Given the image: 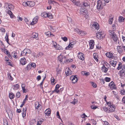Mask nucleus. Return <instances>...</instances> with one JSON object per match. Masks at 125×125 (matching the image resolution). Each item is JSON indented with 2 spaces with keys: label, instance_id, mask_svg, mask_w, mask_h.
<instances>
[{
  "label": "nucleus",
  "instance_id": "nucleus-60",
  "mask_svg": "<svg viewBox=\"0 0 125 125\" xmlns=\"http://www.w3.org/2000/svg\"><path fill=\"white\" fill-rule=\"evenodd\" d=\"M62 39L65 42H66L67 40V38L66 37H62Z\"/></svg>",
  "mask_w": 125,
  "mask_h": 125
},
{
  "label": "nucleus",
  "instance_id": "nucleus-50",
  "mask_svg": "<svg viewBox=\"0 0 125 125\" xmlns=\"http://www.w3.org/2000/svg\"><path fill=\"white\" fill-rule=\"evenodd\" d=\"M2 51L3 52H4L5 54H7L9 52L8 51L7 49H3Z\"/></svg>",
  "mask_w": 125,
  "mask_h": 125
},
{
  "label": "nucleus",
  "instance_id": "nucleus-48",
  "mask_svg": "<svg viewBox=\"0 0 125 125\" xmlns=\"http://www.w3.org/2000/svg\"><path fill=\"white\" fill-rule=\"evenodd\" d=\"M94 88H95L96 87V84L95 83L93 82H90Z\"/></svg>",
  "mask_w": 125,
  "mask_h": 125
},
{
  "label": "nucleus",
  "instance_id": "nucleus-11",
  "mask_svg": "<svg viewBox=\"0 0 125 125\" xmlns=\"http://www.w3.org/2000/svg\"><path fill=\"white\" fill-rule=\"evenodd\" d=\"M65 73H66V76H68L71 74L72 71L69 68H66L65 70Z\"/></svg>",
  "mask_w": 125,
  "mask_h": 125
},
{
  "label": "nucleus",
  "instance_id": "nucleus-12",
  "mask_svg": "<svg viewBox=\"0 0 125 125\" xmlns=\"http://www.w3.org/2000/svg\"><path fill=\"white\" fill-rule=\"evenodd\" d=\"M109 109V111L110 112H113L115 110V108L114 105H110L109 107H108Z\"/></svg>",
  "mask_w": 125,
  "mask_h": 125
},
{
  "label": "nucleus",
  "instance_id": "nucleus-61",
  "mask_svg": "<svg viewBox=\"0 0 125 125\" xmlns=\"http://www.w3.org/2000/svg\"><path fill=\"white\" fill-rule=\"evenodd\" d=\"M80 30L78 28H76L74 30V31L75 32H78V34H79V32L80 31Z\"/></svg>",
  "mask_w": 125,
  "mask_h": 125
},
{
  "label": "nucleus",
  "instance_id": "nucleus-13",
  "mask_svg": "<svg viewBox=\"0 0 125 125\" xmlns=\"http://www.w3.org/2000/svg\"><path fill=\"white\" fill-rule=\"evenodd\" d=\"M71 0L74 4L76 5L79 6L80 5V3L78 0Z\"/></svg>",
  "mask_w": 125,
  "mask_h": 125
},
{
  "label": "nucleus",
  "instance_id": "nucleus-36",
  "mask_svg": "<svg viewBox=\"0 0 125 125\" xmlns=\"http://www.w3.org/2000/svg\"><path fill=\"white\" fill-rule=\"evenodd\" d=\"M101 109H103L104 111L106 112L107 113H109V110L106 107H104L101 108Z\"/></svg>",
  "mask_w": 125,
  "mask_h": 125
},
{
  "label": "nucleus",
  "instance_id": "nucleus-6",
  "mask_svg": "<svg viewBox=\"0 0 125 125\" xmlns=\"http://www.w3.org/2000/svg\"><path fill=\"white\" fill-rule=\"evenodd\" d=\"M70 79L72 80V82L74 83H75L77 80V78L76 76H71Z\"/></svg>",
  "mask_w": 125,
  "mask_h": 125
},
{
  "label": "nucleus",
  "instance_id": "nucleus-63",
  "mask_svg": "<svg viewBox=\"0 0 125 125\" xmlns=\"http://www.w3.org/2000/svg\"><path fill=\"white\" fill-rule=\"evenodd\" d=\"M113 21V19L112 18L109 19V23L110 24H111L112 23V22Z\"/></svg>",
  "mask_w": 125,
  "mask_h": 125
},
{
  "label": "nucleus",
  "instance_id": "nucleus-54",
  "mask_svg": "<svg viewBox=\"0 0 125 125\" xmlns=\"http://www.w3.org/2000/svg\"><path fill=\"white\" fill-rule=\"evenodd\" d=\"M30 64L31 67H32L33 68H35L36 66L35 64L34 63H32Z\"/></svg>",
  "mask_w": 125,
  "mask_h": 125
},
{
  "label": "nucleus",
  "instance_id": "nucleus-49",
  "mask_svg": "<svg viewBox=\"0 0 125 125\" xmlns=\"http://www.w3.org/2000/svg\"><path fill=\"white\" fill-rule=\"evenodd\" d=\"M49 29H50L53 32H54L55 31V30L54 28L52 26H49Z\"/></svg>",
  "mask_w": 125,
  "mask_h": 125
},
{
  "label": "nucleus",
  "instance_id": "nucleus-26",
  "mask_svg": "<svg viewBox=\"0 0 125 125\" xmlns=\"http://www.w3.org/2000/svg\"><path fill=\"white\" fill-rule=\"evenodd\" d=\"M26 108H23V111H22V116L23 117H25L26 116Z\"/></svg>",
  "mask_w": 125,
  "mask_h": 125
},
{
  "label": "nucleus",
  "instance_id": "nucleus-21",
  "mask_svg": "<svg viewBox=\"0 0 125 125\" xmlns=\"http://www.w3.org/2000/svg\"><path fill=\"white\" fill-rule=\"evenodd\" d=\"M45 115L49 116L51 113V110L50 109H47L44 112Z\"/></svg>",
  "mask_w": 125,
  "mask_h": 125
},
{
  "label": "nucleus",
  "instance_id": "nucleus-28",
  "mask_svg": "<svg viewBox=\"0 0 125 125\" xmlns=\"http://www.w3.org/2000/svg\"><path fill=\"white\" fill-rule=\"evenodd\" d=\"M32 37L35 39L37 38L38 37V34L37 33L33 32L32 33Z\"/></svg>",
  "mask_w": 125,
  "mask_h": 125
},
{
  "label": "nucleus",
  "instance_id": "nucleus-37",
  "mask_svg": "<svg viewBox=\"0 0 125 125\" xmlns=\"http://www.w3.org/2000/svg\"><path fill=\"white\" fill-rule=\"evenodd\" d=\"M41 16L42 17H47V13L46 12H44L42 13L41 14Z\"/></svg>",
  "mask_w": 125,
  "mask_h": 125
},
{
  "label": "nucleus",
  "instance_id": "nucleus-62",
  "mask_svg": "<svg viewBox=\"0 0 125 125\" xmlns=\"http://www.w3.org/2000/svg\"><path fill=\"white\" fill-rule=\"evenodd\" d=\"M89 116H88L87 115H86L85 113H83V115H81V117L82 118H84L85 117H89Z\"/></svg>",
  "mask_w": 125,
  "mask_h": 125
},
{
  "label": "nucleus",
  "instance_id": "nucleus-10",
  "mask_svg": "<svg viewBox=\"0 0 125 125\" xmlns=\"http://www.w3.org/2000/svg\"><path fill=\"white\" fill-rule=\"evenodd\" d=\"M93 27L95 28V30H98L99 28V26L97 22H94L93 24Z\"/></svg>",
  "mask_w": 125,
  "mask_h": 125
},
{
  "label": "nucleus",
  "instance_id": "nucleus-41",
  "mask_svg": "<svg viewBox=\"0 0 125 125\" xmlns=\"http://www.w3.org/2000/svg\"><path fill=\"white\" fill-rule=\"evenodd\" d=\"M48 2L50 4H53L54 3H58L57 2H56L55 1H54V0H48Z\"/></svg>",
  "mask_w": 125,
  "mask_h": 125
},
{
  "label": "nucleus",
  "instance_id": "nucleus-32",
  "mask_svg": "<svg viewBox=\"0 0 125 125\" xmlns=\"http://www.w3.org/2000/svg\"><path fill=\"white\" fill-rule=\"evenodd\" d=\"M120 75L121 77H123L125 75V72L122 71L120 73Z\"/></svg>",
  "mask_w": 125,
  "mask_h": 125
},
{
  "label": "nucleus",
  "instance_id": "nucleus-27",
  "mask_svg": "<svg viewBox=\"0 0 125 125\" xmlns=\"http://www.w3.org/2000/svg\"><path fill=\"white\" fill-rule=\"evenodd\" d=\"M110 63L112 66L115 67L116 63V62L115 61H112L110 62Z\"/></svg>",
  "mask_w": 125,
  "mask_h": 125
},
{
  "label": "nucleus",
  "instance_id": "nucleus-42",
  "mask_svg": "<svg viewBox=\"0 0 125 125\" xmlns=\"http://www.w3.org/2000/svg\"><path fill=\"white\" fill-rule=\"evenodd\" d=\"M55 48L57 50H60L61 49V46H60L58 44H57Z\"/></svg>",
  "mask_w": 125,
  "mask_h": 125
},
{
  "label": "nucleus",
  "instance_id": "nucleus-59",
  "mask_svg": "<svg viewBox=\"0 0 125 125\" xmlns=\"http://www.w3.org/2000/svg\"><path fill=\"white\" fill-rule=\"evenodd\" d=\"M27 4V2H24L23 3L22 5L24 6H28V4Z\"/></svg>",
  "mask_w": 125,
  "mask_h": 125
},
{
  "label": "nucleus",
  "instance_id": "nucleus-55",
  "mask_svg": "<svg viewBox=\"0 0 125 125\" xmlns=\"http://www.w3.org/2000/svg\"><path fill=\"white\" fill-rule=\"evenodd\" d=\"M45 34L47 36L50 37L51 33L49 31L45 33Z\"/></svg>",
  "mask_w": 125,
  "mask_h": 125
},
{
  "label": "nucleus",
  "instance_id": "nucleus-7",
  "mask_svg": "<svg viewBox=\"0 0 125 125\" xmlns=\"http://www.w3.org/2000/svg\"><path fill=\"white\" fill-rule=\"evenodd\" d=\"M84 54L82 52H79L78 54V57L79 59L83 61L84 60Z\"/></svg>",
  "mask_w": 125,
  "mask_h": 125
},
{
  "label": "nucleus",
  "instance_id": "nucleus-15",
  "mask_svg": "<svg viewBox=\"0 0 125 125\" xmlns=\"http://www.w3.org/2000/svg\"><path fill=\"white\" fill-rule=\"evenodd\" d=\"M90 48L92 49L94 48V42L93 40L90 41L89 43Z\"/></svg>",
  "mask_w": 125,
  "mask_h": 125
},
{
  "label": "nucleus",
  "instance_id": "nucleus-29",
  "mask_svg": "<svg viewBox=\"0 0 125 125\" xmlns=\"http://www.w3.org/2000/svg\"><path fill=\"white\" fill-rule=\"evenodd\" d=\"M86 34V33L85 31L80 30V31L79 32V34L82 36H83L85 35Z\"/></svg>",
  "mask_w": 125,
  "mask_h": 125
},
{
  "label": "nucleus",
  "instance_id": "nucleus-19",
  "mask_svg": "<svg viewBox=\"0 0 125 125\" xmlns=\"http://www.w3.org/2000/svg\"><path fill=\"white\" fill-rule=\"evenodd\" d=\"M20 63L22 64V65H24L25 64L26 62V59L25 58H21L20 60Z\"/></svg>",
  "mask_w": 125,
  "mask_h": 125
},
{
  "label": "nucleus",
  "instance_id": "nucleus-39",
  "mask_svg": "<svg viewBox=\"0 0 125 125\" xmlns=\"http://www.w3.org/2000/svg\"><path fill=\"white\" fill-rule=\"evenodd\" d=\"M123 66L122 63L120 62H119L118 64V66L117 67V69L118 70H119L121 69Z\"/></svg>",
  "mask_w": 125,
  "mask_h": 125
},
{
  "label": "nucleus",
  "instance_id": "nucleus-5",
  "mask_svg": "<svg viewBox=\"0 0 125 125\" xmlns=\"http://www.w3.org/2000/svg\"><path fill=\"white\" fill-rule=\"evenodd\" d=\"M109 85L111 89H116V87L115 84L113 81L109 83Z\"/></svg>",
  "mask_w": 125,
  "mask_h": 125
},
{
  "label": "nucleus",
  "instance_id": "nucleus-43",
  "mask_svg": "<svg viewBox=\"0 0 125 125\" xmlns=\"http://www.w3.org/2000/svg\"><path fill=\"white\" fill-rule=\"evenodd\" d=\"M78 102V100L75 99H74L73 100V101L71 102V103L73 104H76Z\"/></svg>",
  "mask_w": 125,
  "mask_h": 125
},
{
  "label": "nucleus",
  "instance_id": "nucleus-34",
  "mask_svg": "<svg viewBox=\"0 0 125 125\" xmlns=\"http://www.w3.org/2000/svg\"><path fill=\"white\" fill-rule=\"evenodd\" d=\"M112 37L113 40L114 41L116 42L117 41V37L115 34L114 35L112 36Z\"/></svg>",
  "mask_w": 125,
  "mask_h": 125
},
{
  "label": "nucleus",
  "instance_id": "nucleus-53",
  "mask_svg": "<svg viewBox=\"0 0 125 125\" xmlns=\"http://www.w3.org/2000/svg\"><path fill=\"white\" fill-rule=\"evenodd\" d=\"M120 93L122 95H125V91L124 89L121 90Z\"/></svg>",
  "mask_w": 125,
  "mask_h": 125
},
{
  "label": "nucleus",
  "instance_id": "nucleus-58",
  "mask_svg": "<svg viewBox=\"0 0 125 125\" xmlns=\"http://www.w3.org/2000/svg\"><path fill=\"white\" fill-rule=\"evenodd\" d=\"M27 53H31V51L29 49H25Z\"/></svg>",
  "mask_w": 125,
  "mask_h": 125
},
{
  "label": "nucleus",
  "instance_id": "nucleus-3",
  "mask_svg": "<svg viewBox=\"0 0 125 125\" xmlns=\"http://www.w3.org/2000/svg\"><path fill=\"white\" fill-rule=\"evenodd\" d=\"M66 57L64 55H60L58 57V59L61 62H64Z\"/></svg>",
  "mask_w": 125,
  "mask_h": 125
},
{
  "label": "nucleus",
  "instance_id": "nucleus-14",
  "mask_svg": "<svg viewBox=\"0 0 125 125\" xmlns=\"http://www.w3.org/2000/svg\"><path fill=\"white\" fill-rule=\"evenodd\" d=\"M76 43V42H70V44L68 47H66V49H68L69 48L73 47V45Z\"/></svg>",
  "mask_w": 125,
  "mask_h": 125
},
{
  "label": "nucleus",
  "instance_id": "nucleus-23",
  "mask_svg": "<svg viewBox=\"0 0 125 125\" xmlns=\"http://www.w3.org/2000/svg\"><path fill=\"white\" fill-rule=\"evenodd\" d=\"M118 49V52L120 54L121 53L123 52V50L122 48V47L121 46H118L117 47Z\"/></svg>",
  "mask_w": 125,
  "mask_h": 125
},
{
  "label": "nucleus",
  "instance_id": "nucleus-16",
  "mask_svg": "<svg viewBox=\"0 0 125 125\" xmlns=\"http://www.w3.org/2000/svg\"><path fill=\"white\" fill-rule=\"evenodd\" d=\"M59 88V86L58 84L56 85L55 87V89L52 92L54 93V92H56L57 93H59V90H58Z\"/></svg>",
  "mask_w": 125,
  "mask_h": 125
},
{
  "label": "nucleus",
  "instance_id": "nucleus-31",
  "mask_svg": "<svg viewBox=\"0 0 125 125\" xmlns=\"http://www.w3.org/2000/svg\"><path fill=\"white\" fill-rule=\"evenodd\" d=\"M12 87L14 90H17L19 88V85L18 84H16L15 85H13L12 86Z\"/></svg>",
  "mask_w": 125,
  "mask_h": 125
},
{
  "label": "nucleus",
  "instance_id": "nucleus-44",
  "mask_svg": "<svg viewBox=\"0 0 125 125\" xmlns=\"http://www.w3.org/2000/svg\"><path fill=\"white\" fill-rule=\"evenodd\" d=\"M8 76V78L10 80H12L13 79V78L11 76L10 74L8 73L7 74Z\"/></svg>",
  "mask_w": 125,
  "mask_h": 125
},
{
  "label": "nucleus",
  "instance_id": "nucleus-1",
  "mask_svg": "<svg viewBox=\"0 0 125 125\" xmlns=\"http://www.w3.org/2000/svg\"><path fill=\"white\" fill-rule=\"evenodd\" d=\"M5 10H8V13L10 15L11 18H12L13 17V15L12 13L10 10H12L14 9V6L12 5L6 3H5Z\"/></svg>",
  "mask_w": 125,
  "mask_h": 125
},
{
  "label": "nucleus",
  "instance_id": "nucleus-47",
  "mask_svg": "<svg viewBox=\"0 0 125 125\" xmlns=\"http://www.w3.org/2000/svg\"><path fill=\"white\" fill-rule=\"evenodd\" d=\"M8 36V35H7V34H6V35L5 37V38L7 42L8 43H9V39Z\"/></svg>",
  "mask_w": 125,
  "mask_h": 125
},
{
  "label": "nucleus",
  "instance_id": "nucleus-40",
  "mask_svg": "<svg viewBox=\"0 0 125 125\" xmlns=\"http://www.w3.org/2000/svg\"><path fill=\"white\" fill-rule=\"evenodd\" d=\"M31 66L30 64H28L25 68V70L27 71V70H29L31 68Z\"/></svg>",
  "mask_w": 125,
  "mask_h": 125
},
{
  "label": "nucleus",
  "instance_id": "nucleus-20",
  "mask_svg": "<svg viewBox=\"0 0 125 125\" xmlns=\"http://www.w3.org/2000/svg\"><path fill=\"white\" fill-rule=\"evenodd\" d=\"M85 11L86 9L85 8H81L79 11V13L80 14H82L84 15V13H85Z\"/></svg>",
  "mask_w": 125,
  "mask_h": 125
},
{
  "label": "nucleus",
  "instance_id": "nucleus-45",
  "mask_svg": "<svg viewBox=\"0 0 125 125\" xmlns=\"http://www.w3.org/2000/svg\"><path fill=\"white\" fill-rule=\"evenodd\" d=\"M47 17H48L49 18L51 19L52 18V17L51 14L50 13H47Z\"/></svg>",
  "mask_w": 125,
  "mask_h": 125
},
{
  "label": "nucleus",
  "instance_id": "nucleus-64",
  "mask_svg": "<svg viewBox=\"0 0 125 125\" xmlns=\"http://www.w3.org/2000/svg\"><path fill=\"white\" fill-rule=\"evenodd\" d=\"M42 121L41 120L38 121L37 123V125H41V124L42 123Z\"/></svg>",
  "mask_w": 125,
  "mask_h": 125
},
{
  "label": "nucleus",
  "instance_id": "nucleus-56",
  "mask_svg": "<svg viewBox=\"0 0 125 125\" xmlns=\"http://www.w3.org/2000/svg\"><path fill=\"white\" fill-rule=\"evenodd\" d=\"M41 106V105L40 104H39V103H38V104L37 105V104L35 105V108L36 109L38 110L39 108Z\"/></svg>",
  "mask_w": 125,
  "mask_h": 125
},
{
  "label": "nucleus",
  "instance_id": "nucleus-17",
  "mask_svg": "<svg viewBox=\"0 0 125 125\" xmlns=\"http://www.w3.org/2000/svg\"><path fill=\"white\" fill-rule=\"evenodd\" d=\"M106 56L109 58H113V55L112 53L110 52H107L106 53Z\"/></svg>",
  "mask_w": 125,
  "mask_h": 125
},
{
  "label": "nucleus",
  "instance_id": "nucleus-51",
  "mask_svg": "<svg viewBox=\"0 0 125 125\" xmlns=\"http://www.w3.org/2000/svg\"><path fill=\"white\" fill-rule=\"evenodd\" d=\"M124 18L122 16H120L119 17V21H123L124 20Z\"/></svg>",
  "mask_w": 125,
  "mask_h": 125
},
{
  "label": "nucleus",
  "instance_id": "nucleus-38",
  "mask_svg": "<svg viewBox=\"0 0 125 125\" xmlns=\"http://www.w3.org/2000/svg\"><path fill=\"white\" fill-rule=\"evenodd\" d=\"M9 97L10 99H13L15 97V95L12 93H10L9 94Z\"/></svg>",
  "mask_w": 125,
  "mask_h": 125
},
{
  "label": "nucleus",
  "instance_id": "nucleus-2",
  "mask_svg": "<svg viewBox=\"0 0 125 125\" xmlns=\"http://www.w3.org/2000/svg\"><path fill=\"white\" fill-rule=\"evenodd\" d=\"M105 34L103 31H101L98 33H96L97 37L98 39H101L104 37Z\"/></svg>",
  "mask_w": 125,
  "mask_h": 125
},
{
  "label": "nucleus",
  "instance_id": "nucleus-24",
  "mask_svg": "<svg viewBox=\"0 0 125 125\" xmlns=\"http://www.w3.org/2000/svg\"><path fill=\"white\" fill-rule=\"evenodd\" d=\"M97 54L96 53H94L93 55L94 59L95 61L97 62H98V60Z\"/></svg>",
  "mask_w": 125,
  "mask_h": 125
},
{
  "label": "nucleus",
  "instance_id": "nucleus-30",
  "mask_svg": "<svg viewBox=\"0 0 125 125\" xmlns=\"http://www.w3.org/2000/svg\"><path fill=\"white\" fill-rule=\"evenodd\" d=\"M102 70L104 72L106 73L107 72L108 69L104 66L103 65L102 68Z\"/></svg>",
  "mask_w": 125,
  "mask_h": 125
},
{
  "label": "nucleus",
  "instance_id": "nucleus-8",
  "mask_svg": "<svg viewBox=\"0 0 125 125\" xmlns=\"http://www.w3.org/2000/svg\"><path fill=\"white\" fill-rule=\"evenodd\" d=\"M83 5L85 7H87L88 9H90V3L87 0L85 1L83 3Z\"/></svg>",
  "mask_w": 125,
  "mask_h": 125
},
{
  "label": "nucleus",
  "instance_id": "nucleus-9",
  "mask_svg": "<svg viewBox=\"0 0 125 125\" xmlns=\"http://www.w3.org/2000/svg\"><path fill=\"white\" fill-rule=\"evenodd\" d=\"M38 17L36 16L33 19L32 21L31 22V25H33L36 23L38 20Z\"/></svg>",
  "mask_w": 125,
  "mask_h": 125
},
{
  "label": "nucleus",
  "instance_id": "nucleus-18",
  "mask_svg": "<svg viewBox=\"0 0 125 125\" xmlns=\"http://www.w3.org/2000/svg\"><path fill=\"white\" fill-rule=\"evenodd\" d=\"M27 4L28 6L30 7H33L35 4V3L34 1H27Z\"/></svg>",
  "mask_w": 125,
  "mask_h": 125
},
{
  "label": "nucleus",
  "instance_id": "nucleus-4",
  "mask_svg": "<svg viewBox=\"0 0 125 125\" xmlns=\"http://www.w3.org/2000/svg\"><path fill=\"white\" fill-rule=\"evenodd\" d=\"M102 1L98 0L97 1V9H99L101 8V7L104 6H103L102 5L103 3H102Z\"/></svg>",
  "mask_w": 125,
  "mask_h": 125
},
{
  "label": "nucleus",
  "instance_id": "nucleus-46",
  "mask_svg": "<svg viewBox=\"0 0 125 125\" xmlns=\"http://www.w3.org/2000/svg\"><path fill=\"white\" fill-rule=\"evenodd\" d=\"M12 55L13 57L15 58L16 57L17 55V53L16 52H13L12 53Z\"/></svg>",
  "mask_w": 125,
  "mask_h": 125
},
{
  "label": "nucleus",
  "instance_id": "nucleus-57",
  "mask_svg": "<svg viewBox=\"0 0 125 125\" xmlns=\"http://www.w3.org/2000/svg\"><path fill=\"white\" fill-rule=\"evenodd\" d=\"M16 97L18 98H19L20 96V94L19 92H17L16 94Z\"/></svg>",
  "mask_w": 125,
  "mask_h": 125
},
{
  "label": "nucleus",
  "instance_id": "nucleus-52",
  "mask_svg": "<svg viewBox=\"0 0 125 125\" xmlns=\"http://www.w3.org/2000/svg\"><path fill=\"white\" fill-rule=\"evenodd\" d=\"M110 32V36H111L112 37L115 34H114V32L113 31H109Z\"/></svg>",
  "mask_w": 125,
  "mask_h": 125
},
{
  "label": "nucleus",
  "instance_id": "nucleus-22",
  "mask_svg": "<svg viewBox=\"0 0 125 125\" xmlns=\"http://www.w3.org/2000/svg\"><path fill=\"white\" fill-rule=\"evenodd\" d=\"M28 96L27 95H26V97H25V98L23 100V102L21 104L20 106V107H22L23 105H24V104L25 103L26 101H27L28 100Z\"/></svg>",
  "mask_w": 125,
  "mask_h": 125
},
{
  "label": "nucleus",
  "instance_id": "nucleus-33",
  "mask_svg": "<svg viewBox=\"0 0 125 125\" xmlns=\"http://www.w3.org/2000/svg\"><path fill=\"white\" fill-rule=\"evenodd\" d=\"M81 73L83 75H85L87 76L89 74V73L85 71H82L81 72Z\"/></svg>",
  "mask_w": 125,
  "mask_h": 125
},
{
  "label": "nucleus",
  "instance_id": "nucleus-25",
  "mask_svg": "<svg viewBox=\"0 0 125 125\" xmlns=\"http://www.w3.org/2000/svg\"><path fill=\"white\" fill-rule=\"evenodd\" d=\"M111 0H102V5L103 6H105L106 5V3H108Z\"/></svg>",
  "mask_w": 125,
  "mask_h": 125
},
{
  "label": "nucleus",
  "instance_id": "nucleus-35",
  "mask_svg": "<svg viewBox=\"0 0 125 125\" xmlns=\"http://www.w3.org/2000/svg\"><path fill=\"white\" fill-rule=\"evenodd\" d=\"M26 50L25 49L22 52L21 55L22 56H24L26 55Z\"/></svg>",
  "mask_w": 125,
  "mask_h": 125
}]
</instances>
